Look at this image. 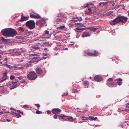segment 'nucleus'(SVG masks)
<instances>
[{
  "label": "nucleus",
  "mask_w": 129,
  "mask_h": 129,
  "mask_svg": "<svg viewBox=\"0 0 129 129\" xmlns=\"http://www.w3.org/2000/svg\"><path fill=\"white\" fill-rule=\"evenodd\" d=\"M50 37H46V39H49V38H50Z\"/></svg>",
  "instance_id": "nucleus-62"
},
{
  "label": "nucleus",
  "mask_w": 129,
  "mask_h": 129,
  "mask_svg": "<svg viewBox=\"0 0 129 129\" xmlns=\"http://www.w3.org/2000/svg\"><path fill=\"white\" fill-rule=\"evenodd\" d=\"M65 117H67V118L66 119V120H68L69 121H73L74 120V119L72 117L68 116H66Z\"/></svg>",
  "instance_id": "nucleus-15"
},
{
  "label": "nucleus",
  "mask_w": 129,
  "mask_h": 129,
  "mask_svg": "<svg viewBox=\"0 0 129 129\" xmlns=\"http://www.w3.org/2000/svg\"><path fill=\"white\" fill-rule=\"evenodd\" d=\"M42 113V112L39 110H37L36 111V113L37 114H41Z\"/></svg>",
  "instance_id": "nucleus-30"
},
{
  "label": "nucleus",
  "mask_w": 129,
  "mask_h": 129,
  "mask_svg": "<svg viewBox=\"0 0 129 129\" xmlns=\"http://www.w3.org/2000/svg\"><path fill=\"white\" fill-rule=\"evenodd\" d=\"M78 91L77 90V89H74L73 90L72 92L75 93Z\"/></svg>",
  "instance_id": "nucleus-41"
},
{
  "label": "nucleus",
  "mask_w": 129,
  "mask_h": 129,
  "mask_svg": "<svg viewBox=\"0 0 129 129\" xmlns=\"http://www.w3.org/2000/svg\"><path fill=\"white\" fill-rule=\"evenodd\" d=\"M10 78L11 80H13L15 79V77L13 75H11L10 76Z\"/></svg>",
  "instance_id": "nucleus-31"
},
{
  "label": "nucleus",
  "mask_w": 129,
  "mask_h": 129,
  "mask_svg": "<svg viewBox=\"0 0 129 129\" xmlns=\"http://www.w3.org/2000/svg\"><path fill=\"white\" fill-rule=\"evenodd\" d=\"M23 107H24L28 108L29 107V106L27 105H24Z\"/></svg>",
  "instance_id": "nucleus-50"
},
{
  "label": "nucleus",
  "mask_w": 129,
  "mask_h": 129,
  "mask_svg": "<svg viewBox=\"0 0 129 129\" xmlns=\"http://www.w3.org/2000/svg\"><path fill=\"white\" fill-rule=\"evenodd\" d=\"M117 83L118 85H120L122 84V79H117Z\"/></svg>",
  "instance_id": "nucleus-16"
},
{
  "label": "nucleus",
  "mask_w": 129,
  "mask_h": 129,
  "mask_svg": "<svg viewBox=\"0 0 129 129\" xmlns=\"http://www.w3.org/2000/svg\"><path fill=\"white\" fill-rule=\"evenodd\" d=\"M3 81V80H2L1 79H0V82H2Z\"/></svg>",
  "instance_id": "nucleus-60"
},
{
  "label": "nucleus",
  "mask_w": 129,
  "mask_h": 129,
  "mask_svg": "<svg viewBox=\"0 0 129 129\" xmlns=\"http://www.w3.org/2000/svg\"><path fill=\"white\" fill-rule=\"evenodd\" d=\"M8 60V59L7 58H5L4 60V63L6 64L7 62V60Z\"/></svg>",
  "instance_id": "nucleus-39"
},
{
  "label": "nucleus",
  "mask_w": 129,
  "mask_h": 129,
  "mask_svg": "<svg viewBox=\"0 0 129 129\" xmlns=\"http://www.w3.org/2000/svg\"><path fill=\"white\" fill-rule=\"evenodd\" d=\"M18 81L17 80H16V81L14 82L12 81L13 85H16V83Z\"/></svg>",
  "instance_id": "nucleus-45"
},
{
  "label": "nucleus",
  "mask_w": 129,
  "mask_h": 129,
  "mask_svg": "<svg viewBox=\"0 0 129 129\" xmlns=\"http://www.w3.org/2000/svg\"><path fill=\"white\" fill-rule=\"evenodd\" d=\"M82 119L83 120H88V118L87 117H82Z\"/></svg>",
  "instance_id": "nucleus-40"
},
{
  "label": "nucleus",
  "mask_w": 129,
  "mask_h": 129,
  "mask_svg": "<svg viewBox=\"0 0 129 129\" xmlns=\"http://www.w3.org/2000/svg\"><path fill=\"white\" fill-rule=\"evenodd\" d=\"M37 73L38 74H41L42 72V69L40 68H37L36 70Z\"/></svg>",
  "instance_id": "nucleus-14"
},
{
  "label": "nucleus",
  "mask_w": 129,
  "mask_h": 129,
  "mask_svg": "<svg viewBox=\"0 0 129 129\" xmlns=\"http://www.w3.org/2000/svg\"><path fill=\"white\" fill-rule=\"evenodd\" d=\"M15 114H16V115H15L16 117H17V118L21 117V115L17 113H15Z\"/></svg>",
  "instance_id": "nucleus-23"
},
{
  "label": "nucleus",
  "mask_w": 129,
  "mask_h": 129,
  "mask_svg": "<svg viewBox=\"0 0 129 129\" xmlns=\"http://www.w3.org/2000/svg\"><path fill=\"white\" fill-rule=\"evenodd\" d=\"M18 85V83H17L16 85H13L12 86V87L11 88V89H14L16 87V86Z\"/></svg>",
  "instance_id": "nucleus-25"
},
{
  "label": "nucleus",
  "mask_w": 129,
  "mask_h": 129,
  "mask_svg": "<svg viewBox=\"0 0 129 129\" xmlns=\"http://www.w3.org/2000/svg\"><path fill=\"white\" fill-rule=\"evenodd\" d=\"M26 26L30 29H33L35 27V23L34 20H30L26 23Z\"/></svg>",
  "instance_id": "nucleus-4"
},
{
  "label": "nucleus",
  "mask_w": 129,
  "mask_h": 129,
  "mask_svg": "<svg viewBox=\"0 0 129 129\" xmlns=\"http://www.w3.org/2000/svg\"><path fill=\"white\" fill-rule=\"evenodd\" d=\"M56 20L57 22H60L61 21V19L60 18H58L56 19Z\"/></svg>",
  "instance_id": "nucleus-32"
},
{
  "label": "nucleus",
  "mask_w": 129,
  "mask_h": 129,
  "mask_svg": "<svg viewBox=\"0 0 129 129\" xmlns=\"http://www.w3.org/2000/svg\"><path fill=\"white\" fill-rule=\"evenodd\" d=\"M29 55L32 56H39V55L35 53H32L29 54Z\"/></svg>",
  "instance_id": "nucleus-27"
},
{
  "label": "nucleus",
  "mask_w": 129,
  "mask_h": 129,
  "mask_svg": "<svg viewBox=\"0 0 129 129\" xmlns=\"http://www.w3.org/2000/svg\"><path fill=\"white\" fill-rule=\"evenodd\" d=\"M68 94V93H64L63 95H62V96H67Z\"/></svg>",
  "instance_id": "nucleus-48"
},
{
  "label": "nucleus",
  "mask_w": 129,
  "mask_h": 129,
  "mask_svg": "<svg viewBox=\"0 0 129 129\" xmlns=\"http://www.w3.org/2000/svg\"><path fill=\"white\" fill-rule=\"evenodd\" d=\"M30 16L31 18H36L37 17L36 16V15L33 14L30 15Z\"/></svg>",
  "instance_id": "nucleus-21"
},
{
  "label": "nucleus",
  "mask_w": 129,
  "mask_h": 129,
  "mask_svg": "<svg viewBox=\"0 0 129 129\" xmlns=\"http://www.w3.org/2000/svg\"><path fill=\"white\" fill-rule=\"evenodd\" d=\"M89 4H87L86 5L84 6V8H86L88 7L87 9L85 11V13L88 15H90L92 13V10L93 7H89Z\"/></svg>",
  "instance_id": "nucleus-6"
},
{
  "label": "nucleus",
  "mask_w": 129,
  "mask_h": 129,
  "mask_svg": "<svg viewBox=\"0 0 129 129\" xmlns=\"http://www.w3.org/2000/svg\"><path fill=\"white\" fill-rule=\"evenodd\" d=\"M17 112H19L21 114H22L23 113V112H21L20 110H17Z\"/></svg>",
  "instance_id": "nucleus-51"
},
{
  "label": "nucleus",
  "mask_w": 129,
  "mask_h": 129,
  "mask_svg": "<svg viewBox=\"0 0 129 129\" xmlns=\"http://www.w3.org/2000/svg\"><path fill=\"white\" fill-rule=\"evenodd\" d=\"M86 29H90L91 31H94L96 30V28H94L93 27H91L90 28L87 27L86 28Z\"/></svg>",
  "instance_id": "nucleus-19"
},
{
  "label": "nucleus",
  "mask_w": 129,
  "mask_h": 129,
  "mask_svg": "<svg viewBox=\"0 0 129 129\" xmlns=\"http://www.w3.org/2000/svg\"><path fill=\"white\" fill-rule=\"evenodd\" d=\"M18 30L19 31L23 32L24 31V29L22 27H20L18 28Z\"/></svg>",
  "instance_id": "nucleus-20"
},
{
  "label": "nucleus",
  "mask_w": 129,
  "mask_h": 129,
  "mask_svg": "<svg viewBox=\"0 0 129 129\" xmlns=\"http://www.w3.org/2000/svg\"><path fill=\"white\" fill-rule=\"evenodd\" d=\"M85 53L89 56H96L98 55V52L94 50L90 52L88 51H85Z\"/></svg>",
  "instance_id": "nucleus-5"
},
{
  "label": "nucleus",
  "mask_w": 129,
  "mask_h": 129,
  "mask_svg": "<svg viewBox=\"0 0 129 129\" xmlns=\"http://www.w3.org/2000/svg\"><path fill=\"white\" fill-rule=\"evenodd\" d=\"M28 18L29 17H26L24 16H23V14H22L21 15V19L18 20L17 22H22L24 21L28 20Z\"/></svg>",
  "instance_id": "nucleus-8"
},
{
  "label": "nucleus",
  "mask_w": 129,
  "mask_h": 129,
  "mask_svg": "<svg viewBox=\"0 0 129 129\" xmlns=\"http://www.w3.org/2000/svg\"><path fill=\"white\" fill-rule=\"evenodd\" d=\"M94 80L96 81L100 82L102 80V77L99 75L95 76L94 78Z\"/></svg>",
  "instance_id": "nucleus-9"
},
{
  "label": "nucleus",
  "mask_w": 129,
  "mask_h": 129,
  "mask_svg": "<svg viewBox=\"0 0 129 129\" xmlns=\"http://www.w3.org/2000/svg\"><path fill=\"white\" fill-rule=\"evenodd\" d=\"M2 34L5 36L13 37L17 34L16 30L14 29L6 28L1 31Z\"/></svg>",
  "instance_id": "nucleus-1"
},
{
  "label": "nucleus",
  "mask_w": 129,
  "mask_h": 129,
  "mask_svg": "<svg viewBox=\"0 0 129 129\" xmlns=\"http://www.w3.org/2000/svg\"><path fill=\"white\" fill-rule=\"evenodd\" d=\"M76 29L78 30H84L85 29H86V28H80V27L77 28H76Z\"/></svg>",
  "instance_id": "nucleus-28"
},
{
  "label": "nucleus",
  "mask_w": 129,
  "mask_h": 129,
  "mask_svg": "<svg viewBox=\"0 0 129 129\" xmlns=\"http://www.w3.org/2000/svg\"><path fill=\"white\" fill-rule=\"evenodd\" d=\"M18 68L19 69H23V67H19Z\"/></svg>",
  "instance_id": "nucleus-55"
},
{
  "label": "nucleus",
  "mask_w": 129,
  "mask_h": 129,
  "mask_svg": "<svg viewBox=\"0 0 129 129\" xmlns=\"http://www.w3.org/2000/svg\"><path fill=\"white\" fill-rule=\"evenodd\" d=\"M45 23V19L42 18L41 20L37 21L36 23V25L39 26L41 27H43L44 25V24Z\"/></svg>",
  "instance_id": "nucleus-7"
},
{
  "label": "nucleus",
  "mask_w": 129,
  "mask_h": 129,
  "mask_svg": "<svg viewBox=\"0 0 129 129\" xmlns=\"http://www.w3.org/2000/svg\"><path fill=\"white\" fill-rule=\"evenodd\" d=\"M65 26L64 25H63L62 26H60L59 27L60 29H63L65 28Z\"/></svg>",
  "instance_id": "nucleus-43"
},
{
  "label": "nucleus",
  "mask_w": 129,
  "mask_h": 129,
  "mask_svg": "<svg viewBox=\"0 0 129 129\" xmlns=\"http://www.w3.org/2000/svg\"><path fill=\"white\" fill-rule=\"evenodd\" d=\"M35 105H36L38 108H39L40 106V105L39 104H35Z\"/></svg>",
  "instance_id": "nucleus-54"
},
{
  "label": "nucleus",
  "mask_w": 129,
  "mask_h": 129,
  "mask_svg": "<svg viewBox=\"0 0 129 129\" xmlns=\"http://www.w3.org/2000/svg\"><path fill=\"white\" fill-rule=\"evenodd\" d=\"M112 87H115L117 85V83L115 82H112Z\"/></svg>",
  "instance_id": "nucleus-26"
},
{
  "label": "nucleus",
  "mask_w": 129,
  "mask_h": 129,
  "mask_svg": "<svg viewBox=\"0 0 129 129\" xmlns=\"http://www.w3.org/2000/svg\"><path fill=\"white\" fill-rule=\"evenodd\" d=\"M107 85L109 87H112V82L110 81H107Z\"/></svg>",
  "instance_id": "nucleus-17"
},
{
  "label": "nucleus",
  "mask_w": 129,
  "mask_h": 129,
  "mask_svg": "<svg viewBox=\"0 0 129 129\" xmlns=\"http://www.w3.org/2000/svg\"><path fill=\"white\" fill-rule=\"evenodd\" d=\"M47 114H50L51 113V112L49 110L47 111Z\"/></svg>",
  "instance_id": "nucleus-53"
},
{
  "label": "nucleus",
  "mask_w": 129,
  "mask_h": 129,
  "mask_svg": "<svg viewBox=\"0 0 129 129\" xmlns=\"http://www.w3.org/2000/svg\"><path fill=\"white\" fill-rule=\"evenodd\" d=\"M49 31H46L45 32V33L44 34V35H45V34L48 35L49 34Z\"/></svg>",
  "instance_id": "nucleus-44"
},
{
  "label": "nucleus",
  "mask_w": 129,
  "mask_h": 129,
  "mask_svg": "<svg viewBox=\"0 0 129 129\" xmlns=\"http://www.w3.org/2000/svg\"><path fill=\"white\" fill-rule=\"evenodd\" d=\"M44 50H45L46 51H47V52L49 51V50H48V49L47 48H44Z\"/></svg>",
  "instance_id": "nucleus-56"
},
{
  "label": "nucleus",
  "mask_w": 129,
  "mask_h": 129,
  "mask_svg": "<svg viewBox=\"0 0 129 129\" xmlns=\"http://www.w3.org/2000/svg\"><path fill=\"white\" fill-rule=\"evenodd\" d=\"M13 68L15 69H16L18 68L17 67V66H16V65H14L13 66Z\"/></svg>",
  "instance_id": "nucleus-49"
},
{
  "label": "nucleus",
  "mask_w": 129,
  "mask_h": 129,
  "mask_svg": "<svg viewBox=\"0 0 129 129\" xmlns=\"http://www.w3.org/2000/svg\"><path fill=\"white\" fill-rule=\"evenodd\" d=\"M113 79L111 78H110L108 79V81H110L111 82H113Z\"/></svg>",
  "instance_id": "nucleus-37"
},
{
  "label": "nucleus",
  "mask_w": 129,
  "mask_h": 129,
  "mask_svg": "<svg viewBox=\"0 0 129 129\" xmlns=\"http://www.w3.org/2000/svg\"><path fill=\"white\" fill-rule=\"evenodd\" d=\"M7 121H8L9 122L10 121V120L9 119H7Z\"/></svg>",
  "instance_id": "nucleus-64"
},
{
  "label": "nucleus",
  "mask_w": 129,
  "mask_h": 129,
  "mask_svg": "<svg viewBox=\"0 0 129 129\" xmlns=\"http://www.w3.org/2000/svg\"><path fill=\"white\" fill-rule=\"evenodd\" d=\"M33 48L36 49H39L40 48L37 46H35L33 47Z\"/></svg>",
  "instance_id": "nucleus-34"
},
{
  "label": "nucleus",
  "mask_w": 129,
  "mask_h": 129,
  "mask_svg": "<svg viewBox=\"0 0 129 129\" xmlns=\"http://www.w3.org/2000/svg\"><path fill=\"white\" fill-rule=\"evenodd\" d=\"M3 52L1 50H0V53L2 54V53Z\"/></svg>",
  "instance_id": "nucleus-61"
},
{
  "label": "nucleus",
  "mask_w": 129,
  "mask_h": 129,
  "mask_svg": "<svg viewBox=\"0 0 129 129\" xmlns=\"http://www.w3.org/2000/svg\"><path fill=\"white\" fill-rule=\"evenodd\" d=\"M22 78H23V77L21 76H20L19 77H18V79H19L20 80H21V79H23Z\"/></svg>",
  "instance_id": "nucleus-52"
},
{
  "label": "nucleus",
  "mask_w": 129,
  "mask_h": 129,
  "mask_svg": "<svg viewBox=\"0 0 129 129\" xmlns=\"http://www.w3.org/2000/svg\"><path fill=\"white\" fill-rule=\"evenodd\" d=\"M81 20H82V19H78L77 20H75V21H74V22H76L77 21H81Z\"/></svg>",
  "instance_id": "nucleus-57"
},
{
  "label": "nucleus",
  "mask_w": 129,
  "mask_h": 129,
  "mask_svg": "<svg viewBox=\"0 0 129 129\" xmlns=\"http://www.w3.org/2000/svg\"><path fill=\"white\" fill-rule=\"evenodd\" d=\"M1 39L4 42H7L8 41L7 39H5L3 37L1 38Z\"/></svg>",
  "instance_id": "nucleus-29"
},
{
  "label": "nucleus",
  "mask_w": 129,
  "mask_h": 129,
  "mask_svg": "<svg viewBox=\"0 0 129 129\" xmlns=\"http://www.w3.org/2000/svg\"><path fill=\"white\" fill-rule=\"evenodd\" d=\"M127 106L126 107L128 108H129V103H128L127 104Z\"/></svg>",
  "instance_id": "nucleus-58"
},
{
  "label": "nucleus",
  "mask_w": 129,
  "mask_h": 129,
  "mask_svg": "<svg viewBox=\"0 0 129 129\" xmlns=\"http://www.w3.org/2000/svg\"><path fill=\"white\" fill-rule=\"evenodd\" d=\"M88 117L90 119L92 120H96L97 119L96 117H94L92 116H89Z\"/></svg>",
  "instance_id": "nucleus-18"
},
{
  "label": "nucleus",
  "mask_w": 129,
  "mask_h": 129,
  "mask_svg": "<svg viewBox=\"0 0 129 129\" xmlns=\"http://www.w3.org/2000/svg\"><path fill=\"white\" fill-rule=\"evenodd\" d=\"M84 84L85 85L87 86L88 85L89 82L87 81H85L84 82Z\"/></svg>",
  "instance_id": "nucleus-24"
},
{
  "label": "nucleus",
  "mask_w": 129,
  "mask_h": 129,
  "mask_svg": "<svg viewBox=\"0 0 129 129\" xmlns=\"http://www.w3.org/2000/svg\"><path fill=\"white\" fill-rule=\"evenodd\" d=\"M61 17H64V15L63 13L62 14Z\"/></svg>",
  "instance_id": "nucleus-59"
},
{
  "label": "nucleus",
  "mask_w": 129,
  "mask_h": 129,
  "mask_svg": "<svg viewBox=\"0 0 129 129\" xmlns=\"http://www.w3.org/2000/svg\"><path fill=\"white\" fill-rule=\"evenodd\" d=\"M74 25H80V27H83V25L81 23H75L74 24Z\"/></svg>",
  "instance_id": "nucleus-22"
},
{
  "label": "nucleus",
  "mask_w": 129,
  "mask_h": 129,
  "mask_svg": "<svg viewBox=\"0 0 129 129\" xmlns=\"http://www.w3.org/2000/svg\"><path fill=\"white\" fill-rule=\"evenodd\" d=\"M30 63H27L25 65V66H26L27 67H29L30 65Z\"/></svg>",
  "instance_id": "nucleus-46"
},
{
  "label": "nucleus",
  "mask_w": 129,
  "mask_h": 129,
  "mask_svg": "<svg viewBox=\"0 0 129 129\" xmlns=\"http://www.w3.org/2000/svg\"><path fill=\"white\" fill-rule=\"evenodd\" d=\"M65 116H66V115L64 114H61L60 115H58L57 114H55L54 116V118L55 119H56L58 117L59 118V119H64V118L63 117Z\"/></svg>",
  "instance_id": "nucleus-11"
},
{
  "label": "nucleus",
  "mask_w": 129,
  "mask_h": 129,
  "mask_svg": "<svg viewBox=\"0 0 129 129\" xmlns=\"http://www.w3.org/2000/svg\"><path fill=\"white\" fill-rule=\"evenodd\" d=\"M27 78L31 80H34L38 77V75L34 71L30 72L27 75Z\"/></svg>",
  "instance_id": "nucleus-3"
},
{
  "label": "nucleus",
  "mask_w": 129,
  "mask_h": 129,
  "mask_svg": "<svg viewBox=\"0 0 129 129\" xmlns=\"http://www.w3.org/2000/svg\"><path fill=\"white\" fill-rule=\"evenodd\" d=\"M47 55H49V54H46L43 57V59H46L47 57H46V56H47Z\"/></svg>",
  "instance_id": "nucleus-47"
},
{
  "label": "nucleus",
  "mask_w": 129,
  "mask_h": 129,
  "mask_svg": "<svg viewBox=\"0 0 129 129\" xmlns=\"http://www.w3.org/2000/svg\"><path fill=\"white\" fill-rule=\"evenodd\" d=\"M63 13H58V14L57 16L58 17H61Z\"/></svg>",
  "instance_id": "nucleus-38"
},
{
  "label": "nucleus",
  "mask_w": 129,
  "mask_h": 129,
  "mask_svg": "<svg viewBox=\"0 0 129 129\" xmlns=\"http://www.w3.org/2000/svg\"><path fill=\"white\" fill-rule=\"evenodd\" d=\"M90 35L91 34L89 32L87 31L84 32L82 34V36L83 38L90 37Z\"/></svg>",
  "instance_id": "nucleus-10"
},
{
  "label": "nucleus",
  "mask_w": 129,
  "mask_h": 129,
  "mask_svg": "<svg viewBox=\"0 0 129 129\" xmlns=\"http://www.w3.org/2000/svg\"><path fill=\"white\" fill-rule=\"evenodd\" d=\"M36 16V17H37L36 18H41V17L38 14H37Z\"/></svg>",
  "instance_id": "nucleus-36"
},
{
  "label": "nucleus",
  "mask_w": 129,
  "mask_h": 129,
  "mask_svg": "<svg viewBox=\"0 0 129 129\" xmlns=\"http://www.w3.org/2000/svg\"><path fill=\"white\" fill-rule=\"evenodd\" d=\"M61 112L60 109L59 108H54L52 111V112L53 114L58 113Z\"/></svg>",
  "instance_id": "nucleus-12"
},
{
  "label": "nucleus",
  "mask_w": 129,
  "mask_h": 129,
  "mask_svg": "<svg viewBox=\"0 0 129 129\" xmlns=\"http://www.w3.org/2000/svg\"><path fill=\"white\" fill-rule=\"evenodd\" d=\"M115 3H113L112 4V6H114V5H115Z\"/></svg>",
  "instance_id": "nucleus-63"
},
{
  "label": "nucleus",
  "mask_w": 129,
  "mask_h": 129,
  "mask_svg": "<svg viewBox=\"0 0 129 129\" xmlns=\"http://www.w3.org/2000/svg\"><path fill=\"white\" fill-rule=\"evenodd\" d=\"M127 18L126 17L119 15L113 21L110 22V24L112 25L115 24L119 22H122L123 23H125L127 21Z\"/></svg>",
  "instance_id": "nucleus-2"
},
{
  "label": "nucleus",
  "mask_w": 129,
  "mask_h": 129,
  "mask_svg": "<svg viewBox=\"0 0 129 129\" xmlns=\"http://www.w3.org/2000/svg\"><path fill=\"white\" fill-rule=\"evenodd\" d=\"M40 59L39 57H34L32 59V61L33 62H38L40 60Z\"/></svg>",
  "instance_id": "nucleus-13"
},
{
  "label": "nucleus",
  "mask_w": 129,
  "mask_h": 129,
  "mask_svg": "<svg viewBox=\"0 0 129 129\" xmlns=\"http://www.w3.org/2000/svg\"><path fill=\"white\" fill-rule=\"evenodd\" d=\"M7 78H6L4 76H3L1 79L3 80V81L4 82L5 80L7 79Z\"/></svg>",
  "instance_id": "nucleus-33"
},
{
  "label": "nucleus",
  "mask_w": 129,
  "mask_h": 129,
  "mask_svg": "<svg viewBox=\"0 0 129 129\" xmlns=\"http://www.w3.org/2000/svg\"><path fill=\"white\" fill-rule=\"evenodd\" d=\"M5 66H6L7 67H8V68H12V67H11L10 66V65H9L8 64H4Z\"/></svg>",
  "instance_id": "nucleus-42"
},
{
  "label": "nucleus",
  "mask_w": 129,
  "mask_h": 129,
  "mask_svg": "<svg viewBox=\"0 0 129 129\" xmlns=\"http://www.w3.org/2000/svg\"><path fill=\"white\" fill-rule=\"evenodd\" d=\"M7 72H5L3 73L4 76L7 78L8 77L7 76Z\"/></svg>",
  "instance_id": "nucleus-35"
}]
</instances>
